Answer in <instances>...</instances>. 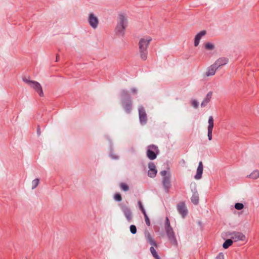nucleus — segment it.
<instances>
[{
	"mask_svg": "<svg viewBox=\"0 0 259 259\" xmlns=\"http://www.w3.org/2000/svg\"><path fill=\"white\" fill-rule=\"evenodd\" d=\"M152 39L149 36L141 38L139 41V52L141 59L145 61L147 59L148 48Z\"/></svg>",
	"mask_w": 259,
	"mask_h": 259,
	"instance_id": "1",
	"label": "nucleus"
},
{
	"mask_svg": "<svg viewBox=\"0 0 259 259\" xmlns=\"http://www.w3.org/2000/svg\"><path fill=\"white\" fill-rule=\"evenodd\" d=\"M121 103L127 114H130L133 108V101L128 91L122 90L121 91Z\"/></svg>",
	"mask_w": 259,
	"mask_h": 259,
	"instance_id": "2",
	"label": "nucleus"
},
{
	"mask_svg": "<svg viewBox=\"0 0 259 259\" xmlns=\"http://www.w3.org/2000/svg\"><path fill=\"white\" fill-rule=\"evenodd\" d=\"M127 26V20L123 14L119 15L117 25L115 29V32L118 36H123L125 30Z\"/></svg>",
	"mask_w": 259,
	"mask_h": 259,
	"instance_id": "3",
	"label": "nucleus"
},
{
	"mask_svg": "<svg viewBox=\"0 0 259 259\" xmlns=\"http://www.w3.org/2000/svg\"><path fill=\"white\" fill-rule=\"evenodd\" d=\"M23 80L32 88L39 95L40 97L44 96V93L40 84L36 81L30 80L26 77L23 78Z\"/></svg>",
	"mask_w": 259,
	"mask_h": 259,
	"instance_id": "4",
	"label": "nucleus"
},
{
	"mask_svg": "<svg viewBox=\"0 0 259 259\" xmlns=\"http://www.w3.org/2000/svg\"><path fill=\"white\" fill-rule=\"evenodd\" d=\"M159 150L158 147L153 144L147 146L146 155L150 160H154L156 158Z\"/></svg>",
	"mask_w": 259,
	"mask_h": 259,
	"instance_id": "5",
	"label": "nucleus"
},
{
	"mask_svg": "<svg viewBox=\"0 0 259 259\" xmlns=\"http://www.w3.org/2000/svg\"><path fill=\"white\" fill-rule=\"evenodd\" d=\"M119 206L123 213L127 221L131 222L133 219V214L130 208L127 205L123 203H119Z\"/></svg>",
	"mask_w": 259,
	"mask_h": 259,
	"instance_id": "6",
	"label": "nucleus"
},
{
	"mask_svg": "<svg viewBox=\"0 0 259 259\" xmlns=\"http://www.w3.org/2000/svg\"><path fill=\"white\" fill-rule=\"evenodd\" d=\"M165 231L170 243L173 245L177 246L178 241L172 227L167 229L165 228Z\"/></svg>",
	"mask_w": 259,
	"mask_h": 259,
	"instance_id": "7",
	"label": "nucleus"
},
{
	"mask_svg": "<svg viewBox=\"0 0 259 259\" xmlns=\"http://www.w3.org/2000/svg\"><path fill=\"white\" fill-rule=\"evenodd\" d=\"M229 235L231 236V239L233 240V242L244 241L246 239L245 236L240 232L233 231L229 233Z\"/></svg>",
	"mask_w": 259,
	"mask_h": 259,
	"instance_id": "8",
	"label": "nucleus"
},
{
	"mask_svg": "<svg viewBox=\"0 0 259 259\" xmlns=\"http://www.w3.org/2000/svg\"><path fill=\"white\" fill-rule=\"evenodd\" d=\"M162 184L164 188V191L168 193L171 186L170 182V175L169 173L167 174V176L163 177Z\"/></svg>",
	"mask_w": 259,
	"mask_h": 259,
	"instance_id": "9",
	"label": "nucleus"
},
{
	"mask_svg": "<svg viewBox=\"0 0 259 259\" xmlns=\"http://www.w3.org/2000/svg\"><path fill=\"white\" fill-rule=\"evenodd\" d=\"M177 208L179 213L182 215L183 218H185L188 214V210L184 202H181L177 205Z\"/></svg>",
	"mask_w": 259,
	"mask_h": 259,
	"instance_id": "10",
	"label": "nucleus"
},
{
	"mask_svg": "<svg viewBox=\"0 0 259 259\" xmlns=\"http://www.w3.org/2000/svg\"><path fill=\"white\" fill-rule=\"evenodd\" d=\"M139 115L141 123L143 125L146 124L147 121V114L143 106L139 107Z\"/></svg>",
	"mask_w": 259,
	"mask_h": 259,
	"instance_id": "11",
	"label": "nucleus"
},
{
	"mask_svg": "<svg viewBox=\"0 0 259 259\" xmlns=\"http://www.w3.org/2000/svg\"><path fill=\"white\" fill-rule=\"evenodd\" d=\"M148 168L149 170L148 171V177L154 178L156 177L157 170L156 168V166L154 162H150L148 163Z\"/></svg>",
	"mask_w": 259,
	"mask_h": 259,
	"instance_id": "12",
	"label": "nucleus"
},
{
	"mask_svg": "<svg viewBox=\"0 0 259 259\" xmlns=\"http://www.w3.org/2000/svg\"><path fill=\"white\" fill-rule=\"evenodd\" d=\"M213 118L212 116H210L208 118V125L207 127V137L209 141L212 140V133L213 131V128L214 126V123H213Z\"/></svg>",
	"mask_w": 259,
	"mask_h": 259,
	"instance_id": "13",
	"label": "nucleus"
},
{
	"mask_svg": "<svg viewBox=\"0 0 259 259\" xmlns=\"http://www.w3.org/2000/svg\"><path fill=\"white\" fill-rule=\"evenodd\" d=\"M89 23L90 26L94 29L97 28L99 20L97 17H96L93 13H91L89 16Z\"/></svg>",
	"mask_w": 259,
	"mask_h": 259,
	"instance_id": "14",
	"label": "nucleus"
},
{
	"mask_svg": "<svg viewBox=\"0 0 259 259\" xmlns=\"http://www.w3.org/2000/svg\"><path fill=\"white\" fill-rule=\"evenodd\" d=\"M145 238L146 239V240L147 242L150 243L151 245H153L155 246L156 247H157V244L155 241L154 238L152 236V235L150 234L149 232L148 231H145L144 233Z\"/></svg>",
	"mask_w": 259,
	"mask_h": 259,
	"instance_id": "15",
	"label": "nucleus"
},
{
	"mask_svg": "<svg viewBox=\"0 0 259 259\" xmlns=\"http://www.w3.org/2000/svg\"><path fill=\"white\" fill-rule=\"evenodd\" d=\"M203 163L202 161H200L198 164V166L197 168L196 174L195 176V179L199 180L202 178V175L203 172Z\"/></svg>",
	"mask_w": 259,
	"mask_h": 259,
	"instance_id": "16",
	"label": "nucleus"
},
{
	"mask_svg": "<svg viewBox=\"0 0 259 259\" xmlns=\"http://www.w3.org/2000/svg\"><path fill=\"white\" fill-rule=\"evenodd\" d=\"M228 62V59L225 57H222L218 59L214 63V66H216L218 68L219 67L226 65Z\"/></svg>",
	"mask_w": 259,
	"mask_h": 259,
	"instance_id": "17",
	"label": "nucleus"
},
{
	"mask_svg": "<svg viewBox=\"0 0 259 259\" xmlns=\"http://www.w3.org/2000/svg\"><path fill=\"white\" fill-rule=\"evenodd\" d=\"M191 202L194 205H197L199 203V197L197 190H194L193 191V194L191 198Z\"/></svg>",
	"mask_w": 259,
	"mask_h": 259,
	"instance_id": "18",
	"label": "nucleus"
},
{
	"mask_svg": "<svg viewBox=\"0 0 259 259\" xmlns=\"http://www.w3.org/2000/svg\"><path fill=\"white\" fill-rule=\"evenodd\" d=\"M212 95V92H209L207 93L205 98L203 100V101L202 102V103L201 104V106L202 107H205L209 102V101H210V99H211Z\"/></svg>",
	"mask_w": 259,
	"mask_h": 259,
	"instance_id": "19",
	"label": "nucleus"
},
{
	"mask_svg": "<svg viewBox=\"0 0 259 259\" xmlns=\"http://www.w3.org/2000/svg\"><path fill=\"white\" fill-rule=\"evenodd\" d=\"M218 69L214 64L211 65L208 68L207 71L206 72V75L207 76H211L215 74V71Z\"/></svg>",
	"mask_w": 259,
	"mask_h": 259,
	"instance_id": "20",
	"label": "nucleus"
},
{
	"mask_svg": "<svg viewBox=\"0 0 259 259\" xmlns=\"http://www.w3.org/2000/svg\"><path fill=\"white\" fill-rule=\"evenodd\" d=\"M233 240L231 239H227L223 244V247L225 249H227L233 244Z\"/></svg>",
	"mask_w": 259,
	"mask_h": 259,
	"instance_id": "21",
	"label": "nucleus"
},
{
	"mask_svg": "<svg viewBox=\"0 0 259 259\" xmlns=\"http://www.w3.org/2000/svg\"><path fill=\"white\" fill-rule=\"evenodd\" d=\"M248 177L252 179H256L259 177V171L258 170H254Z\"/></svg>",
	"mask_w": 259,
	"mask_h": 259,
	"instance_id": "22",
	"label": "nucleus"
},
{
	"mask_svg": "<svg viewBox=\"0 0 259 259\" xmlns=\"http://www.w3.org/2000/svg\"><path fill=\"white\" fill-rule=\"evenodd\" d=\"M150 250L152 255L155 259H160V257H159L156 250L153 246H151L150 248Z\"/></svg>",
	"mask_w": 259,
	"mask_h": 259,
	"instance_id": "23",
	"label": "nucleus"
},
{
	"mask_svg": "<svg viewBox=\"0 0 259 259\" xmlns=\"http://www.w3.org/2000/svg\"><path fill=\"white\" fill-rule=\"evenodd\" d=\"M39 183V179L37 178V179L33 180L32 182V189H35L38 185Z\"/></svg>",
	"mask_w": 259,
	"mask_h": 259,
	"instance_id": "24",
	"label": "nucleus"
},
{
	"mask_svg": "<svg viewBox=\"0 0 259 259\" xmlns=\"http://www.w3.org/2000/svg\"><path fill=\"white\" fill-rule=\"evenodd\" d=\"M120 188L122 190H123L125 192H126V191H128V190H129V187L127 186V185H126V184H125L124 183H120Z\"/></svg>",
	"mask_w": 259,
	"mask_h": 259,
	"instance_id": "25",
	"label": "nucleus"
},
{
	"mask_svg": "<svg viewBox=\"0 0 259 259\" xmlns=\"http://www.w3.org/2000/svg\"><path fill=\"white\" fill-rule=\"evenodd\" d=\"M205 48L207 50H212L214 48V46L210 42H206L205 44Z\"/></svg>",
	"mask_w": 259,
	"mask_h": 259,
	"instance_id": "26",
	"label": "nucleus"
},
{
	"mask_svg": "<svg viewBox=\"0 0 259 259\" xmlns=\"http://www.w3.org/2000/svg\"><path fill=\"white\" fill-rule=\"evenodd\" d=\"M114 199L116 201L120 202L122 200V197L120 193H117L114 195Z\"/></svg>",
	"mask_w": 259,
	"mask_h": 259,
	"instance_id": "27",
	"label": "nucleus"
},
{
	"mask_svg": "<svg viewBox=\"0 0 259 259\" xmlns=\"http://www.w3.org/2000/svg\"><path fill=\"white\" fill-rule=\"evenodd\" d=\"M234 207L237 210H240L244 208V205L243 203L237 202L235 203Z\"/></svg>",
	"mask_w": 259,
	"mask_h": 259,
	"instance_id": "28",
	"label": "nucleus"
},
{
	"mask_svg": "<svg viewBox=\"0 0 259 259\" xmlns=\"http://www.w3.org/2000/svg\"><path fill=\"white\" fill-rule=\"evenodd\" d=\"M138 204L139 205L140 209L141 210V211L143 213V214L146 213V212L144 208V206L142 204V202L141 201H138Z\"/></svg>",
	"mask_w": 259,
	"mask_h": 259,
	"instance_id": "29",
	"label": "nucleus"
},
{
	"mask_svg": "<svg viewBox=\"0 0 259 259\" xmlns=\"http://www.w3.org/2000/svg\"><path fill=\"white\" fill-rule=\"evenodd\" d=\"M130 232L133 234H135L137 233V227L134 225H131L130 227Z\"/></svg>",
	"mask_w": 259,
	"mask_h": 259,
	"instance_id": "30",
	"label": "nucleus"
},
{
	"mask_svg": "<svg viewBox=\"0 0 259 259\" xmlns=\"http://www.w3.org/2000/svg\"><path fill=\"white\" fill-rule=\"evenodd\" d=\"M171 228L170 224V221L167 217L166 218L165 224H164V229L165 228Z\"/></svg>",
	"mask_w": 259,
	"mask_h": 259,
	"instance_id": "31",
	"label": "nucleus"
},
{
	"mask_svg": "<svg viewBox=\"0 0 259 259\" xmlns=\"http://www.w3.org/2000/svg\"><path fill=\"white\" fill-rule=\"evenodd\" d=\"M206 33V32L205 30H202L199 32L198 33H197L195 36L199 39H201V37L205 35Z\"/></svg>",
	"mask_w": 259,
	"mask_h": 259,
	"instance_id": "32",
	"label": "nucleus"
},
{
	"mask_svg": "<svg viewBox=\"0 0 259 259\" xmlns=\"http://www.w3.org/2000/svg\"><path fill=\"white\" fill-rule=\"evenodd\" d=\"M206 33V32L205 30H202L199 32L198 33H197L195 36L199 39H201V37L205 35Z\"/></svg>",
	"mask_w": 259,
	"mask_h": 259,
	"instance_id": "33",
	"label": "nucleus"
},
{
	"mask_svg": "<svg viewBox=\"0 0 259 259\" xmlns=\"http://www.w3.org/2000/svg\"><path fill=\"white\" fill-rule=\"evenodd\" d=\"M144 215L146 225L148 226H150L151 225L150 221V220H149L147 213L144 214Z\"/></svg>",
	"mask_w": 259,
	"mask_h": 259,
	"instance_id": "34",
	"label": "nucleus"
},
{
	"mask_svg": "<svg viewBox=\"0 0 259 259\" xmlns=\"http://www.w3.org/2000/svg\"><path fill=\"white\" fill-rule=\"evenodd\" d=\"M198 105V102L196 100H193L192 101V106H193L195 108H197Z\"/></svg>",
	"mask_w": 259,
	"mask_h": 259,
	"instance_id": "35",
	"label": "nucleus"
},
{
	"mask_svg": "<svg viewBox=\"0 0 259 259\" xmlns=\"http://www.w3.org/2000/svg\"><path fill=\"white\" fill-rule=\"evenodd\" d=\"M215 259H224V254L223 252H220L217 256Z\"/></svg>",
	"mask_w": 259,
	"mask_h": 259,
	"instance_id": "36",
	"label": "nucleus"
},
{
	"mask_svg": "<svg viewBox=\"0 0 259 259\" xmlns=\"http://www.w3.org/2000/svg\"><path fill=\"white\" fill-rule=\"evenodd\" d=\"M200 40V39L198 38V37H197L196 36L195 37V38H194V46L195 47H197L199 45Z\"/></svg>",
	"mask_w": 259,
	"mask_h": 259,
	"instance_id": "37",
	"label": "nucleus"
},
{
	"mask_svg": "<svg viewBox=\"0 0 259 259\" xmlns=\"http://www.w3.org/2000/svg\"><path fill=\"white\" fill-rule=\"evenodd\" d=\"M167 172L165 170H162V171H160V174L163 177H164L165 176H167Z\"/></svg>",
	"mask_w": 259,
	"mask_h": 259,
	"instance_id": "38",
	"label": "nucleus"
},
{
	"mask_svg": "<svg viewBox=\"0 0 259 259\" xmlns=\"http://www.w3.org/2000/svg\"><path fill=\"white\" fill-rule=\"evenodd\" d=\"M131 91L133 94H136L137 93V89L135 88H133L131 89Z\"/></svg>",
	"mask_w": 259,
	"mask_h": 259,
	"instance_id": "39",
	"label": "nucleus"
},
{
	"mask_svg": "<svg viewBox=\"0 0 259 259\" xmlns=\"http://www.w3.org/2000/svg\"><path fill=\"white\" fill-rule=\"evenodd\" d=\"M37 134L38 136L40 135V128L39 125H38L37 128Z\"/></svg>",
	"mask_w": 259,
	"mask_h": 259,
	"instance_id": "40",
	"label": "nucleus"
},
{
	"mask_svg": "<svg viewBox=\"0 0 259 259\" xmlns=\"http://www.w3.org/2000/svg\"><path fill=\"white\" fill-rule=\"evenodd\" d=\"M111 157L114 159H116L118 158V157L116 156H113V155H111Z\"/></svg>",
	"mask_w": 259,
	"mask_h": 259,
	"instance_id": "41",
	"label": "nucleus"
},
{
	"mask_svg": "<svg viewBox=\"0 0 259 259\" xmlns=\"http://www.w3.org/2000/svg\"><path fill=\"white\" fill-rule=\"evenodd\" d=\"M58 59H59V56H58V55H57V56H56V61H57H57H58Z\"/></svg>",
	"mask_w": 259,
	"mask_h": 259,
	"instance_id": "42",
	"label": "nucleus"
}]
</instances>
